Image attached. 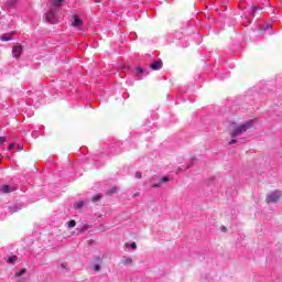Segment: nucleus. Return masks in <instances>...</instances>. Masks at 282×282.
<instances>
[{"label": "nucleus", "instance_id": "obj_28", "mask_svg": "<svg viewBox=\"0 0 282 282\" xmlns=\"http://www.w3.org/2000/svg\"><path fill=\"white\" fill-rule=\"evenodd\" d=\"M117 191H118V188L113 187L110 191H108V195H113V193H116Z\"/></svg>", "mask_w": 282, "mask_h": 282}, {"label": "nucleus", "instance_id": "obj_11", "mask_svg": "<svg viewBox=\"0 0 282 282\" xmlns=\"http://www.w3.org/2000/svg\"><path fill=\"white\" fill-rule=\"evenodd\" d=\"M261 10H263V8L253 4L251 7V19H254V14H257V12H261Z\"/></svg>", "mask_w": 282, "mask_h": 282}, {"label": "nucleus", "instance_id": "obj_34", "mask_svg": "<svg viewBox=\"0 0 282 282\" xmlns=\"http://www.w3.org/2000/svg\"><path fill=\"white\" fill-rule=\"evenodd\" d=\"M12 149H14V143H11V144L9 145V151H12Z\"/></svg>", "mask_w": 282, "mask_h": 282}, {"label": "nucleus", "instance_id": "obj_41", "mask_svg": "<svg viewBox=\"0 0 282 282\" xmlns=\"http://www.w3.org/2000/svg\"><path fill=\"white\" fill-rule=\"evenodd\" d=\"M194 160H195V159H192V161H191V162L193 163V162H194Z\"/></svg>", "mask_w": 282, "mask_h": 282}, {"label": "nucleus", "instance_id": "obj_9", "mask_svg": "<svg viewBox=\"0 0 282 282\" xmlns=\"http://www.w3.org/2000/svg\"><path fill=\"white\" fill-rule=\"evenodd\" d=\"M135 72L138 76H149V70L143 67H137Z\"/></svg>", "mask_w": 282, "mask_h": 282}, {"label": "nucleus", "instance_id": "obj_20", "mask_svg": "<svg viewBox=\"0 0 282 282\" xmlns=\"http://www.w3.org/2000/svg\"><path fill=\"white\" fill-rule=\"evenodd\" d=\"M102 199V194H97L93 197V202H100Z\"/></svg>", "mask_w": 282, "mask_h": 282}, {"label": "nucleus", "instance_id": "obj_19", "mask_svg": "<svg viewBox=\"0 0 282 282\" xmlns=\"http://www.w3.org/2000/svg\"><path fill=\"white\" fill-rule=\"evenodd\" d=\"M109 228H110V227H107V226H105V225H100V226L97 228V230H98L99 232H105V230H109Z\"/></svg>", "mask_w": 282, "mask_h": 282}, {"label": "nucleus", "instance_id": "obj_18", "mask_svg": "<svg viewBox=\"0 0 282 282\" xmlns=\"http://www.w3.org/2000/svg\"><path fill=\"white\" fill-rule=\"evenodd\" d=\"M89 228H91V225H83L80 227V232H87V230H89Z\"/></svg>", "mask_w": 282, "mask_h": 282}, {"label": "nucleus", "instance_id": "obj_42", "mask_svg": "<svg viewBox=\"0 0 282 282\" xmlns=\"http://www.w3.org/2000/svg\"><path fill=\"white\" fill-rule=\"evenodd\" d=\"M0 160H1V154H0Z\"/></svg>", "mask_w": 282, "mask_h": 282}, {"label": "nucleus", "instance_id": "obj_13", "mask_svg": "<svg viewBox=\"0 0 282 282\" xmlns=\"http://www.w3.org/2000/svg\"><path fill=\"white\" fill-rule=\"evenodd\" d=\"M85 207V200H78V202H76L75 204H74V208L76 209V210H80L82 208H84Z\"/></svg>", "mask_w": 282, "mask_h": 282}, {"label": "nucleus", "instance_id": "obj_21", "mask_svg": "<svg viewBox=\"0 0 282 282\" xmlns=\"http://www.w3.org/2000/svg\"><path fill=\"white\" fill-rule=\"evenodd\" d=\"M102 199V194H97L93 197V202H100Z\"/></svg>", "mask_w": 282, "mask_h": 282}, {"label": "nucleus", "instance_id": "obj_3", "mask_svg": "<svg viewBox=\"0 0 282 282\" xmlns=\"http://www.w3.org/2000/svg\"><path fill=\"white\" fill-rule=\"evenodd\" d=\"M281 199V192L274 191L267 196L268 204H276Z\"/></svg>", "mask_w": 282, "mask_h": 282}, {"label": "nucleus", "instance_id": "obj_16", "mask_svg": "<svg viewBox=\"0 0 282 282\" xmlns=\"http://www.w3.org/2000/svg\"><path fill=\"white\" fill-rule=\"evenodd\" d=\"M26 272H28L26 269H22L20 272L15 273V278L19 279V278L23 276V274H25Z\"/></svg>", "mask_w": 282, "mask_h": 282}, {"label": "nucleus", "instance_id": "obj_1", "mask_svg": "<svg viewBox=\"0 0 282 282\" xmlns=\"http://www.w3.org/2000/svg\"><path fill=\"white\" fill-rule=\"evenodd\" d=\"M63 6H65V0H50L48 11L45 14L47 23L52 25L58 23V12H61Z\"/></svg>", "mask_w": 282, "mask_h": 282}, {"label": "nucleus", "instance_id": "obj_14", "mask_svg": "<svg viewBox=\"0 0 282 282\" xmlns=\"http://www.w3.org/2000/svg\"><path fill=\"white\" fill-rule=\"evenodd\" d=\"M2 193H12V187L10 185H3Z\"/></svg>", "mask_w": 282, "mask_h": 282}, {"label": "nucleus", "instance_id": "obj_15", "mask_svg": "<svg viewBox=\"0 0 282 282\" xmlns=\"http://www.w3.org/2000/svg\"><path fill=\"white\" fill-rule=\"evenodd\" d=\"M126 248H130L131 250H137L138 249V245H135V242H131L129 245V242L126 243Z\"/></svg>", "mask_w": 282, "mask_h": 282}, {"label": "nucleus", "instance_id": "obj_37", "mask_svg": "<svg viewBox=\"0 0 282 282\" xmlns=\"http://www.w3.org/2000/svg\"><path fill=\"white\" fill-rule=\"evenodd\" d=\"M248 21H249V23H251V20H250V18H248V17H245Z\"/></svg>", "mask_w": 282, "mask_h": 282}, {"label": "nucleus", "instance_id": "obj_35", "mask_svg": "<svg viewBox=\"0 0 282 282\" xmlns=\"http://www.w3.org/2000/svg\"><path fill=\"white\" fill-rule=\"evenodd\" d=\"M220 230H221L223 232H226V227L223 226V227L220 228Z\"/></svg>", "mask_w": 282, "mask_h": 282}, {"label": "nucleus", "instance_id": "obj_40", "mask_svg": "<svg viewBox=\"0 0 282 282\" xmlns=\"http://www.w3.org/2000/svg\"><path fill=\"white\" fill-rule=\"evenodd\" d=\"M169 43H173V40H169Z\"/></svg>", "mask_w": 282, "mask_h": 282}, {"label": "nucleus", "instance_id": "obj_33", "mask_svg": "<svg viewBox=\"0 0 282 282\" xmlns=\"http://www.w3.org/2000/svg\"><path fill=\"white\" fill-rule=\"evenodd\" d=\"M6 142V137H0V147Z\"/></svg>", "mask_w": 282, "mask_h": 282}, {"label": "nucleus", "instance_id": "obj_5", "mask_svg": "<svg viewBox=\"0 0 282 282\" xmlns=\"http://www.w3.org/2000/svg\"><path fill=\"white\" fill-rule=\"evenodd\" d=\"M150 69H152V72H160V69H162V59H156L150 64Z\"/></svg>", "mask_w": 282, "mask_h": 282}, {"label": "nucleus", "instance_id": "obj_6", "mask_svg": "<svg viewBox=\"0 0 282 282\" xmlns=\"http://www.w3.org/2000/svg\"><path fill=\"white\" fill-rule=\"evenodd\" d=\"M166 182H170L169 176H163L158 183H151L150 186L151 188H160L162 184H166Z\"/></svg>", "mask_w": 282, "mask_h": 282}, {"label": "nucleus", "instance_id": "obj_25", "mask_svg": "<svg viewBox=\"0 0 282 282\" xmlns=\"http://www.w3.org/2000/svg\"><path fill=\"white\" fill-rule=\"evenodd\" d=\"M133 260L131 258H124L123 259V264L124 265H129V263H131Z\"/></svg>", "mask_w": 282, "mask_h": 282}, {"label": "nucleus", "instance_id": "obj_36", "mask_svg": "<svg viewBox=\"0 0 282 282\" xmlns=\"http://www.w3.org/2000/svg\"><path fill=\"white\" fill-rule=\"evenodd\" d=\"M61 268H62V270H65V268H66V267H65V263H62V264H61Z\"/></svg>", "mask_w": 282, "mask_h": 282}, {"label": "nucleus", "instance_id": "obj_29", "mask_svg": "<svg viewBox=\"0 0 282 282\" xmlns=\"http://www.w3.org/2000/svg\"><path fill=\"white\" fill-rule=\"evenodd\" d=\"M100 160V156L98 155V154H95L94 156H93V161L94 162H98Z\"/></svg>", "mask_w": 282, "mask_h": 282}, {"label": "nucleus", "instance_id": "obj_32", "mask_svg": "<svg viewBox=\"0 0 282 282\" xmlns=\"http://www.w3.org/2000/svg\"><path fill=\"white\" fill-rule=\"evenodd\" d=\"M95 261H96V263H102V258L97 257V258L95 259Z\"/></svg>", "mask_w": 282, "mask_h": 282}, {"label": "nucleus", "instance_id": "obj_8", "mask_svg": "<svg viewBox=\"0 0 282 282\" xmlns=\"http://www.w3.org/2000/svg\"><path fill=\"white\" fill-rule=\"evenodd\" d=\"M19 210H21V206H19V205H13V206L7 207V213H9V215L19 213Z\"/></svg>", "mask_w": 282, "mask_h": 282}, {"label": "nucleus", "instance_id": "obj_17", "mask_svg": "<svg viewBox=\"0 0 282 282\" xmlns=\"http://www.w3.org/2000/svg\"><path fill=\"white\" fill-rule=\"evenodd\" d=\"M17 1L18 0H7V4L9 6V8H14V6H17Z\"/></svg>", "mask_w": 282, "mask_h": 282}, {"label": "nucleus", "instance_id": "obj_39", "mask_svg": "<svg viewBox=\"0 0 282 282\" xmlns=\"http://www.w3.org/2000/svg\"><path fill=\"white\" fill-rule=\"evenodd\" d=\"M100 1H102V0H95L96 3H100Z\"/></svg>", "mask_w": 282, "mask_h": 282}, {"label": "nucleus", "instance_id": "obj_4", "mask_svg": "<svg viewBox=\"0 0 282 282\" xmlns=\"http://www.w3.org/2000/svg\"><path fill=\"white\" fill-rule=\"evenodd\" d=\"M21 54H23V46L21 45H15L12 48V55L14 58H20Z\"/></svg>", "mask_w": 282, "mask_h": 282}, {"label": "nucleus", "instance_id": "obj_30", "mask_svg": "<svg viewBox=\"0 0 282 282\" xmlns=\"http://www.w3.org/2000/svg\"><path fill=\"white\" fill-rule=\"evenodd\" d=\"M94 270L95 272H100V264H95Z\"/></svg>", "mask_w": 282, "mask_h": 282}, {"label": "nucleus", "instance_id": "obj_12", "mask_svg": "<svg viewBox=\"0 0 282 282\" xmlns=\"http://www.w3.org/2000/svg\"><path fill=\"white\" fill-rule=\"evenodd\" d=\"M12 34L13 33L0 35V41H2V42L12 41Z\"/></svg>", "mask_w": 282, "mask_h": 282}, {"label": "nucleus", "instance_id": "obj_31", "mask_svg": "<svg viewBox=\"0 0 282 282\" xmlns=\"http://www.w3.org/2000/svg\"><path fill=\"white\" fill-rule=\"evenodd\" d=\"M135 177H137V180H141L142 178V173L135 172Z\"/></svg>", "mask_w": 282, "mask_h": 282}, {"label": "nucleus", "instance_id": "obj_38", "mask_svg": "<svg viewBox=\"0 0 282 282\" xmlns=\"http://www.w3.org/2000/svg\"><path fill=\"white\" fill-rule=\"evenodd\" d=\"M272 28V24H267V29Z\"/></svg>", "mask_w": 282, "mask_h": 282}, {"label": "nucleus", "instance_id": "obj_23", "mask_svg": "<svg viewBox=\"0 0 282 282\" xmlns=\"http://www.w3.org/2000/svg\"><path fill=\"white\" fill-rule=\"evenodd\" d=\"M67 226H68V228H74V227H76V220H69V221L67 223Z\"/></svg>", "mask_w": 282, "mask_h": 282}, {"label": "nucleus", "instance_id": "obj_27", "mask_svg": "<svg viewBox=\"0 0 282 282\" xmlns=\"http://www.w3.org/2000/svg\"><path fill=\"white\" fill-rule=\"evenodd\" d=\"M34 130H37V133L45 130L44 126H37Z\"/></svg>", "mask_w": 282, "mask_h": 282}, {"label": "nucleus", "instance_id": "obj_2", "mask_svg": "<svg viewBox=\"0 0 282 282\" xmlns=\"http://www.w3.org/2000/svg\"><path fill=\"white\" fill-rule=\"evenodd\" d=\"M252 127H254V120H249L240 126L235 127L234 130L230 132L232 140L229 141V144H237V139L235 138H239V135H242V133L250 131Z\"/></svg>", "mask_w": 282, "mask_h": 282}, {"label": "nucleus", "instance_id": "obj_26", "mask_svg": "<svg viewBox=\"0 0 282 282\" xmlns=\"http://www.w3.org/2000/svg\"><path fill=\"white\" fill-rule=\"evenodd\" d=\"M31 135L36 140V138H39V130H33Z\"/></svg>", "mask_w": 282, "mask_h": 282}, {"label": "nucleus", "instance_id": "obj_7", "mask_svg": "<svg viewBox=\"0 0 282 282\" xmlns=\"http://www.w3.org/2000/svg\"><path fill=\"white\" fill-rule=\"evenodd\" d=\"M72 25H73V28H80L83 25V20H80V18H78V15H74Z\"/></svg>", "mask_w": 282, "mask_h": 282}, {"label": "nucleus", "instance_id": "obj_24", "mask_svg": "<svg viewBox=\"0 0 282 282\" xmlns=\"http://www.w3.org/2000/svg\"><path fill=\"white\" fill-rule=\"evenodd\" d=\"M172 36L173 39H182V33L180 32L172 33Z\"/></svg>", "mask_w": 282, "mask_h": 282}, {"label": "nucleus", "instance_id": "obj_22", "mask_svg": "<svg viewBox=\"0 0 282 282\" xmlns=\"http://www.w3.org/2000/svg\"><path fill=\"white\" fill-rule=\"evenodd\" d=\"M121 145H122V143H120V142H117L113 145V148L117 149L118 153H120V151H122V149H120Z\"/></svg>", "mask_w": 282, "mask_h": 282}, {"label": "nucleus", "instance_id": "obj_10", "mask_svg": "<svg viewBox=\"0 0 282 282\" xmlns=\"http://www.w3.org/2000/svg\"><path fill=\"white\" fill-rule=\"evenodd\" d=\"M19 261V258L17 256H8L7 257V263L10 265H14Z\"/></svg>", "mask_w": 282, "mask_h": 282}]
</instances>
